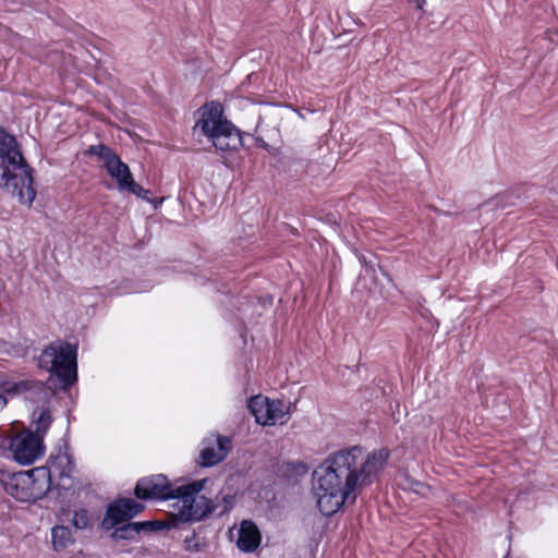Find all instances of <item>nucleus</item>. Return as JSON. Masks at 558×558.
Masks as SVG:
<instances>
[{
  "label": "nucleus",
  "mask_w": 558,
  "mask_h": 558,
  "mask_svg": "<svg viewBox=\"0 0 558 558\" xmlns=\"http://www.w3.org/2000/svg\"><path fill=\"white\" fill-rule=\"evenodd\" d=\"M208 478L173 486L163 474L142 477V501L178 499L179 521H203L214 513L215 505L206 496H198Z\"/></svg>",
  "instance_id": "2"
},
{
  "label": "nucleus",
  "mask_w": 558,
  "mask_h": 558,
  "mask_svg": "<svg viewBox=\"0 0 558 558\" xmlns=\"http://www.w3.org/2000/svg\"><path fill=\"white\" fill-rule=\"evenodd\" d=\"M38 367L49 373L44 385L50 390H68L77 383V345L66 341L50 342L38 357Z\"/></svg>",
  "instance_id": "4"
},
{
  "label": "nucleus",
  "mask_w": 558,
  "mask_h": 558,
  "mask_svg": "<svg viewBox=\"0 0 558 558\" xmlns=\"http://www.w3.org/2000/svg\"><path fill=\"white\" fill-rule=\"evenodd\" d=\"M492 202L483 203L482 206L489 205Z\"/></svg>",
  "instance_id": "35"
},
{
  "label": "nucleus",
  "mask_w": 558,
  "mask_h": 558,
  "mask_svg": "<svg viewBox=\"0 0 558 558\" xmlns=\"http://www.w3.org/2000/svg\"><path fill=\"white\" fill-rule=\"evenodd\" d=\"M140 512V504L131 498H119L110 502L101 521L104 530H112L120 523H125Z\"/></svg>",
  "instance_id": "10"
},
{
  "label": "nucleus",
  "mask_w": 558,
  "mask_h": 558,
  "mask_svg": "<svg viewBox=\"0 0 558 558\" xmlns=\"http://www.w3.org/2000/svg\"><path fill=\"white\" fill-rule=\"evenodd\" d=\"M41 390H44V385L39 380L25 379L11 381L8 376L0 375V412L7 407L8 397Z\"/></svg>",
  "instance_id": "11"
},
{
  "label": "nucleus",
  "mask_w": 558,
  "mask_h": 558,
  "mask_svg": "<svg viewBox=\"0 0 558 558\" xmlns=\"http://www.w3.org/2000/svg\"><path fill=\"white\" fill-rule=\"evenodd\" d=\"M283 107L291 108V109H293V111H295V112H296V113H298L302 119H304V118H305V117H304V114H303V112L301 111V109H300V108H294V107H293L292 105H290V104H286V105H283Z\"/></svg>",
  "instance_id": "29"
},
{
  "label": "nucleus",
  "mask_w": 558,
  "mask_h": 558,
  "mask_svg": "<svg viewBox=\"0 0 558 558\" xmlns=\"http://www.w3.org/2000/svg\"><path fill=\"white\" fill-rule=\"evenodd\" d=\"M255 143L258 147L267 149L268 144L262 137H255Z\"/></svg>",
  "instance_id": "28"
},
{
  "label": "nucleus",
  "mask_w": 558,
  "mask_h": 558,
  "mask_svg": "<svg viewBox=\"0 0 558 558\" xmlns=\"http://www.w3.org/2000/svg\"><path fill=\"white\" fill-rule=\"evenodd\" d=\"M140 493H141V489H140V481H137L133 487V494L136 498L140 499Z\"/></svg>",
  "instance_id": "30"
},
{
  "label": "nucleus",
  "mask_w": 558,
  "mask_h": 558,
  "mask_svg": "<svg viewBox=\"0 0 558 558\" xmlns=\"http://www.w3.org/2000/svg\"><path fill=\"white\" fill-rule=\"evenodd\" d=\"M217 445H218L217 452H219V456H222V461H223L225 458L227 457L228 452L231 449V440L228 437L218 436Z\"/></svg>",
  "instance_id": "24"
},
{
  "label": "nucleus",
  "mask_w": 558,
  "mask_h": 558,
  "mask_svg": "<svg viewBox=\"0 0 558 558\" xmlns=\"http://www.w3.org/2000/svg\"><path fill=\"white\" fill-rule=\"evenodd\" d=\"M111 534L114 539H131L140 534V522H125L114 526Z\"/></svg>",
  "instance_id": "17"
},
{
  "label": "nucleus",
  "mask_w": 558,
  "mask_h": 558,
  "mask_svg": "<svg viewBox=\"0 0 558 558\" xmlns=\"http://www.w3.org/2000/svg\"><path fill=\"white\" fill-rule=\"evenodd\" d=\"M420 313H421V315L423 317H427V315L430 314L429 311L427 308H424V307L422 308V311Z\"/></svg>",
  "instance_id": "33"
},
{
  "label": "nucleus",
  "mask_w": 558,
  "mask_h": 558,
  "mask_svg": "<svg viewBox=\"0 0 558 558\" xmlns=\"http://www.w3.org/2000/svg\"><path fill=\"white\" fill-rule=\"evenodd\" d=\"M87 153L96 156L102 162V167L109 177L116 181L119 191H128L140 196L138 185L129 166L121 160L111 147L104 144L92 145Z\"/></svg>",
  "instance_id": "7"
},
{
  "label": "nucleus",
  "mask_w": 558,
  "mask_h": 558,
  "mask_svg": "<svg viewBox=\"0 0 558 558\" xmlns=\"http://www.w3.org/2000/svg\"><path fill=\"white\" fill-rule=\"evenodd\" d=\"M3 450V438L0 435V452Z\"/></svg>",
  "instance_id": "34"
},
{
  "label": "nucleus",
  "mask_w": 558,
  "mask_h": 558,
  "mask_svg": "<svg viewBox=\"0 0 558 558\" xmlns=\"http://www.w3.org/2000/svg\"><path fill=\"white\" fill-rule=\"evenodd\" d=\"M51 543L56 551H61L74 543L72 531L64 525H56L51 530Z\"/></svg>",
  "instance_id": "15"
},
{
  "label": "nucleus",
  "mask_w": 558,
  "mask_h": 558,
  "mask_svg": "<svg viewBox=\"0 0 558 558\" xmlns=\"http://www.w3.org/2000/svg\"><path fill=\"white\" fill-rule=\"evenodd\" d=\"M222 461V456L214 447H206L201 451L199 464L204 468L217 465Z\"/></svg>",
  "instance_id": "21"
},
{
  "label": "nucleus",
  "mask_w": 558,
  "mask_h": 558,
  "mask_svg": "<svg viewBox=\"0 0 558 558\" xmlns=\"http://www.w3.org/2000/svg\"><path fill=\"white\" fill-rule=\"evenodd\" d=\"M179 511L170 513L165 520H146L142 521V532H158L179 527L181 524L192 523L193 521H179Z\"/></svg>",
  "instance_id": "14"
},
{
  "label": "nucleus",
  "mask_w": 558,
  "mask_h": 558,
  "mask_svg": "<svg viewBox=\"0 0 558 558\" xmlns=\"http://www.w3.org/2000/svg\"><path fill=\"white\" fill-rule=\"evenodd\" d=\"M48 474L44 468L13 473L5 481L4 489L19 501H36L50 490Z\"/></svg>",
  "instance_id": "6"
},
{
  "label": "nucleus",
  "mask_w": 558,
  "mask_h": 558,
  "mask_svg": "<svg viewBox=\"0 0 558 558\" xmlns=\"http://www.w3.org/2000/svg\"><path fill=\"white\" fill-rule=\"evenodd\" d=\"M426 3V0H415V5L418 10L423 9V5Z\"/></svg>",
  "instance_id": "32"
},
{
  "label": "nucleus",
  "mask_w": 558,
  "mask_h": 558,
  "mask_svg": "<svg viewBox=\"0 0 558 558\" xmlns=\"http://www.w3.org/2000/svg\"><path fill=\"white\" fill-rule=\"evenodd\" d=\"M48 471L50 486L52 485L53 477L59 480L58 486L69 489L72 486V473L75 469L74 460L68 452H62L61 449L57 453H51L48 459V464L43 466Z\"/></svg>",
  "instance_id": "9"
},
{
  "label": "nucleus",
  "mask_w": 558,
  "mask_h": 558,
  "mask_svg": "<svg viewBox=\"0 0 558 558\" xmlns=\"http://www.w3.org/2000/svg\"><path fill=\"white\" fill-rule=\"evenodd\" d=\"M165 199V196H156L151 190L142 186V201L149 204L151 210H156Z\"/></svg>",
  "instance_id": "22"
},
{
  "label": "nucleus",
  "mask_w": 558,
  "mask_h": 558,
  "mask_svg": "<svg viewBox=\"0 0 558 558\" xmlns=\"http://www.w3.org/2000/svg\"><path fill=\"white\" fill-rule=\"evenodd\" d=\"M267 402L268 397L263 395H256L247 399V409L250 413L255 417V422L262 426H264V421L267 415V413H265Z\"/></svg>",
  "instance_id": "16"
},
{
  "label": "nucleus",
  "mask_w": 558,
  "mask_h": 558,
  "mask_svg": "<svg viewBox=\"0 0 558 558\" xmlns=\"http://www.w3.org/2000/svg\"><path fill=\"white\" fill-rule=\"evenodd\" d=\"M52 422V415L49 409H40L37 418L34 421L36 435L41 436L44 440L45 434L48 432Z\"/></svg>",
  "instance_id": "20"
},
{
  "label": "nucleus",
  "mask_w": 558,
  "mask_h": 558,
  "mask_svg": "<svg viewBox=\"0 0 558 558\" xmlns=\"http://www.w3.org/2000/svg\"><path fill=\"white\" fill-rule=\"evenodd\" d=\"M236 546L244 553H253L260 544V532L251 520H243L240 524Z\"/></svg>",
  "instance_id": "12"
},
{
  "label": "nucleus",
  "mask_w": 558,
  "mask_h": 558,
  "mask_svg": "<svg viewBox=\"0 0 558 558\" xmlns=\"http://www.w3.org/2000/svg\"><path fill=\"white\" fill-rule=\"evenodd\" d=\"M201 118L196 122L202 133L211 141L216 150L238 151L244 147L243 135L231 121L223 117V106L218 101L204 104L198 108Z\"/></svg>",
  "instance_id": "5"
},
{
  "label": "nucleus",
  "mask_w": 558,
  "mask_h": 558,
  "mask_svg": "<svg viewBox=\"0 0 558 558\" xmlns=\"http://www.w3.org/2000/svg\"><path fill=\"white\" fill-rule=\"evenodd\" d=\"M89 523L88 512L85 509L76 510L73 513L72 524L75 529L82 530L87 527Z\"/></svg>",
  "instance_id": "23"
},
{
  "label": "nucleus",
  "mask_w": 558,
  "mask_h": 558,
  "mask_svg": "<svg viewBox=\"0 0 558 558\" xmlns=\"http://www.w3.org/2000/svg\"><path fill=\"white\" fill-rule=\"evenodd\" d=\"M153 222L157 225L156 229H160L159 221L154 216H148L147 217V227H146V231H147V233H149L148 240L151 238L150 228H151Z\"/></svg>",
  "instance_id": "27"
},
{
  "label": "nucleus",
  "mask_w": 558,
  "mask_h": 558,
  "mask_svg": "<svg viewBox=\"0 0 558 558\" xmlns=\"http://www.w3.org/2000/svg\"><path fill=\"white\" fill-rule=\"evenodd\" d=\"M359 260L361 262V264L365 267L366 269V272H375V268H374V263L372 259H367L366 256L364 255H361L359 257Z\"/></svg>",
  "instance_id": "26"
},
{
  "label": "nucleus",
  "mask_w": 558,
  "mask_h": 558,
  "mask_svg": "<svg viewBox=\"0 0 558 558\" xmlns=\"http://www.w3.org/2000/svg\"><path fill=\"white\" fill-rule=\"evenodd\" d=\"M360 454L359 447L340 450L314 471L313 488L318 509L324 515L331 517L338 512L359 483L371 484L373 477L384 470L389 458L388 449L383 448L368 454L360 466Z\"/></svg>",
  "instance_id": "1"
},
{
  "label": "nucleus",
  "mask_w": 558,
  "mask_h": 558,
  "mask_svg": "<svg viewBox=\"0 0 558 558\" xmlns=\"http://www.w3.org/2000/svg\"><path fill=\"white\" fill-rule=\"evenodd\" d=\"M291 403L286 405L284 401L281 399H269L267 402V408H265L266 420L264 421V426L267 425H276L284 424L290 416L291 412Z\"/></svg>",
  "instance_id": "13"
},
{
  "label": "nucleus",
  "mask_w": 558,
  "mask_h": 558,
  "mask_svg": "<svg viewBox=\"0 0 558 558\" xmlns=\"http://www.w3.org/2000/svg\"><path fill=\"white\" fill-rule=\"evenodd\" d=\"M235 497V493L221 489L220 493L216 496L215 500L210 499L215 505L214 511L217 508L222 507L221 511L218 513V517L228 513L234 507Z\"/></svg>",
  "instance_id": "19"
},
{
  "label": "nucleus",
  "mask_w": 558,
  "mask_h": 558,
  "mask_svg": "<svg viewBox=\"0 0 558 558\" xmlns=\"http://www.w3.org/2000/svg\"><path fill=\"white\" fill-rule=\"evenodd\" d=\"M9 448L16 462L23 465L34 463L44 456L45 446L41 436L25 430L11 438Z\"/></svg>",
  "instance_id": "8"
},
{
  "label": "nucleus",
  "mask_w": 558,
  "mask_h": 558,
  "mask_svg": "<svg viewBox=\"0 0 558 558\" xmlns=\"http://www.w3.org/2000/svg\"><path fill=\"white\" fill-rule=\"evenodd\" d=\"M0 187L17 196L22 204L32 205L36 197L33 169L17 148L14 136L0 126Z\"/></svg>",
  "instance_id": "3"
},
{
  "label": "nucleus",
  "mask_w": 558,
  "mask_h": 558,
  "mask_svg": "<svg viewBox=\"0 0 558 558\" xmlns=\"http://www.w3.org/2000/svg\"><path fill=\"white\" fill-rule=\"evenodd\" d=\"M307 472V465L304 462L300 461L284 462L279 468V473L281 474V476L287 478L303 476Z\"/></svg>",
  "instance_id": "18"
},
{
  "label": "nucleus",
  "mask_w": 558,
  "mask_h": 558,
  "mask_svg": "<svg viewBox=\"0 0 558 558\" xmlns=\"http://www.w3.org/2000/svg\"><path fill=\"white\" fill-rule=\"evenodd\" d=\"M184 544H185V549L189 551L197 553L202 549V545L197 541L195 533H193L191 536H187L184 539Z\"/></svg>",
  "instance_id": "25"
},
{
  "label": "nucleus",
  "mask_w": 558,
  "mask_h": 558,
  "mask_svg": "<svg viewBox=\"0 0 558 558\" xmlns=\"http://www.w3.org/2000/svg\"><path fill=\"white\" fill-rule=\"evenodd\" d=\"M272 300H274V298H272L271 295H267L266 298H260V299H259V302H262V303H263V305H265V304H266V302H268L269 304H271V303H272Z\"/></svg>",
  "instance_id": "31"
}]
</instances>
